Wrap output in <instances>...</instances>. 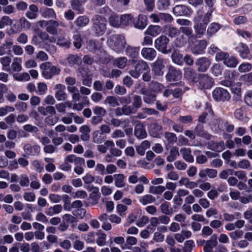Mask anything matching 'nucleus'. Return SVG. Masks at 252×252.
Wrapping results in <instances>:
<instances>
[{
  "mask_svg": "<svg viewBox=\"0 0 252 252\" xmlns=\"http://www.w3.org/2000/svg\"><path fill=\"white\" fill-rule=\"evenodd\" d=\"M91 21L92 22V30L94 34L97 36L102 35L107 30L106 19L97 14L93 17Z\"/></svg>",
  "mask_w": 252,
  "mask_h": 252,
  "instance_id": "obj_1",
  "label": "nucleus"
},
{
  "mask_svg": "<svg viewBox=\"0 0 252 252\" xmlns=\"http://www.w3.org/2000/svg\"><path fill=\"white\" fill-rule=\"evenodd\" d=\"M107 43L111 49L117 53L122 52L126 45L125 37L120 34H114L110 36Z\"/></svg>",
  "mask_w": 252,
  "mask_h": 252,
  "instance_id": "obj_2",
  "label": "nucleus"
},
{
  "mask_svg": "<svg viewBox=\"0 0 252 252\" xmlns=\"http://www.w3.org/2000/svg\"><path fill=\"white\" fill-rule=\"evenodd\" d=\"M132 63H135L134 69H131L129 71V74L134 78H138L140 74L144 71L149 70V66L145 61L140 60L131 61Z\"/></svg>",
  "mask_w": 252,
  "mask_h": 252,
  "instance_id": "obj_3",
  "label": "nucleus"
},
{
  "mask_svg": "<svg viewBox=\"0 0 252 252\" xmlns=\"http://www.w3.org/2000/svg\"><path fill=\"white\" fill-rule=\"evenodd\" d=\"M42 71V75L46 79H51L53 76L59 74L60 69L53 65L50 62H45L40 65Z\"/></svg>",
  "mask_w": 252,
  "mask_h": 252,
  "instance_id": "obj_4",
  "label": "nucleus"
},
{
  "mask_svg": "<svg viewBox=\"0 0 252 252\" xmlns=\"http://www.w3.org/2000/svg\"><path fill=\"white\" fill-rule=\"evenodd\" d=\"M169 39L165 35H161L155 41V47L159 52L163 54H167L169 51L167 50V45Z\"/></svg>",
  "mask_w": 252,
  "mask_h": 252,
  "instance_id": "obj_5",
  "label": "nucleus"
},
{
  "mask_svg": "<svg viewBox=\"0 0 252 252\" xmlns=\"http://www.w3.org/2000/svg\"><path fill=\"white\" fill-rule=\"evenodd\" d=\"M213 97L216 101H224L230 99V95L226 90L221 88H218L213 92Z\"/></svg>",
  "mask_w": 252,
  "mask_h": 252,
  "instance_id": "obj_6",
  "label": "nucleus"
},
{
  "mask_svg": "<svg viewBox=\"0 0 252 252\" xmlns=\"http://www.w3.org/2000/svg\"><path fill=\"white\" fill-rule=\"evenodd\" d=\"M165 63L164 60L158 57L155 62L151 64L152 70L154 75L161 76L163 74Z\"/></svg>",
  "mask_w": 252,
  "mask_h": 252,
  "instance_id": "obj_7",
  "label": "nucleus"
},
{
  "mask_svg": "<svg viewBox=\"0 0 252 252\" xmlns=\"http://www.w3.org/2000/svg\"><path fill=\"white\" fill-rule=\"evenodd\" d=\"M207 44L206 40H197L195 44L190 45V51L194 55L202 54L204 53Z\"/></svg>",
  "mask_w": 252,
  "mask_h": 252,
  "instance_id": "obj_8",
  "label": "nucleus"
},
{
  "mask_svg": "<svg viewBox=\"0 0 252 252\" xmlns=\"http://www.w3.org/2000/svg\"><path fill=\"white\" fill-rule=\"evenodd\" d=\"M211 12L212 11L204 14L202 11H198L194 18V23L199 21V23L201 25L207 26L210 21L212 16Z\"/></svg>",
  "mask_w": 252,
  "mask_h": 252,
  "instance_id": "obj_9",
  "label": "nucleus"
},
{
  "mask_svg": "<svg viewBox=\"0 0 252 252\" xmlns=\"http://www.w3.org/2000/svg\"><path fill=\"white\" fill-rule=\"evenodd\" d=\"M199 87L200 89H208L214 84L213 79L207 74H202L199 77Z\"/></svg>",
  "mask_w": 252,
  "mask_h": 252,
  "instance_id": "obj_10",
  "label": "nucleus"
},
{
  "mask_svg": "<svg viewBox=\"0 0 252 252\" xmlns=\"http://www.w3.org/2000/svg\"><path fill=\"white\" fill-rule=\"evenodd\" d=\"M65 27L64 23L54 20H48L46 32L52 35H56L58 33V28L60 26Z\"/></svg>",
  "mask_w": 252,
  "mask_h": 252,
  "instance_id": "obj_11",
  "label": "nucleus"
},
{
  "mask_svg": "<svg viewBox=\"0 0 252 252\" xmlns=\"http://www.w3.org/2000/svg\"><path fill=\"white\" fill-rule=\"evenodd\" d=\"M141 94L143 95L144 102L149 105L155 103L157 99V94L151 92L149 90L143 89L141 91Z\"/></svg>",
  "mask_w": 252,
  "mask_h": 252,
  "instance_id": "obj_12",
  "label": "nucleus"
},
{
  "mask_svg": "<svg viewBox=\"0 0 252 252\" xmlns=\"http://www.w3.org/2000/svg\"><path fill=\"white\" fill-rule=\"evenodd\" d=\"M65 89V86L61 84H58L55 86V96L58 101H63L66 99L67 96Z\"/></svg>",
  "mask_w": 252,
  "mask_h": 252,
  "instance_id": "obj_13",
  "label": "nucleus"
},
{
  "mask_svg": "<svg viewBox=\"0 0 252 252\" xmlns=\"http://www.w3.org/2000/svg\"><path fill=\"white\" fill-rule=\"evenodd\" d=\"M211 63V60L206 57L199 58L195 62L197 69L200 72L206 71L210 66Z\"/></svg>",
  "mask_w": 252,
  "mask_h": 252,
  "instance_id": "obj_14",
  "label": "nucleus"
},
{
  "mask_svg": "<svg viewBox=\"0 0 252 252\" xmlns=\"http://www.w3.org/2000/svg\"><path fill=\"white\" fill-rule=\"evenodd\" d=\"M182 73L180 70L176 69L172 66H169L168 72L166 75V79L169 81H174L182 78Z\"/></svg>",
  "mask_w": 252,
  "mask_h": 252,
  "instance_id": "obj_15",
  "label": "nucleus"
},
{
  "mask_svg": "<svg viewBox=\"0 0 252 252\" xmlns=\"http://www.w3.org/2000/svg\"><path fill=\"white\" fill-rule=\"evenodd\" d=\"M141 54L144 59L150 61L154 60L157 55V51L153 48H143Z\"/></svg>",
  "mask_w": 252,
  "mask_h": 252,
  "instance_id": "obj_16",
  "label": "nucleus"
},
{
  "mask_svg": "<svg viewBox=\"0 0 252 252\" xmlns=\"http://www.w3.org/2000/svg\"><path fill=\"white\" fill-rule=\"evenodd\" d=\"M218 245L217 235L213 234L210 239L207 240L204 246V252H213V249Z\"/></svg>",
  "mask_w": 252,
  "mask_h": 252,
  "instance_id": "obj_17",
  "label": "nucleus"
},
{
  "mask_svg": "<svg viewBox=\"0 0 252 252\" xmlns=\"http://www.w3.org/2000/svg\"><path fill=\"white\" fill-rule=\"evenodd\" d=\"M25 152L31 156L37 155L40 151V147L36 144L32 145L30 143L26 144L24 147Z\"/></svg>",
  "mask_w": 252,
  "mask_h": 252,
  "instance_id": "obj_18",
  "label": "nucleus"
},
{
  "mask_svg": "<svg viewBox=\"0 0 252 252\" xmlns=\"http://www.w3.org/2000/svg\"><path fill=\"white\" fill-rule=\"evenodd\" d=\"M147 17L144 15H139L136 21L133 20L134 27L137 29H143L147 25Z\"/></svg>",
  "mask_w": 252,
  "mask_h": 252,
  "instance_id": "obj_19",
  "label": "nucleus"
},
{
  "mask_svg": "<svg viewBox=\"0 0 252 252\" xmlns=\"http://www.w3.org/2000/svg\"><path fill=\"white\" fill-rule=\"evenodd\" d=\"M38 8L34 4H31L26 13V16L30 20L35 19L37 17Z\"/></svg>",
  "mask_w": 252,
  "mask_h": 252,
  "instance_id": "obj_20",
  "label": "nucleus"
},
{
  "mask_svg": "<svg viewBox=\"0 0 252 252\" xmlns=\"http://www.w3.org/2000/svg\"><path fill=\"white\" fill-rule=\"evenodd\" d=\"M134 135L139 139H143L147 136V133L143 125L138 123L135 125Z\"/></svg>",
  "mask_w": 252,
  "mask_h": 252,
  "instance_id": "obj_21",
  "label": "nucleus"
},
{
  "mask_svg": "<svg viewBox=\"0 0 252 252\" xmlns=\"http://www.w3.org/2000/svg\"><path fill=\"white\" fill-rule=\"evenodd\" d=\"M180 152L183 158L187 162L192 163L194 161V158L191 155V151L190 148H181Z\"/></svg>",
  "mask_w": 252,
  "mask_h": 252,
  "instance_id": "obj_22",
  "label": "nucleus"
},
{
  "mask_svg": "<svg viewBox=\"0 0 252 252\" xmlns=\"http://www.w3.org/2000/svg\"><path fill=\"white\" fill-rule=\"evenodd\" d=\"M114 184L119 188H123L126 186V177L123 174H115L114 175Z\"/></svg>",
  "mask_w": 252,
  "mask_h": 252,
  "instance_id": "obj_23",
  "label": "nucleus"
},
{
  "mask_svg": "<svg viewBox=\"0 0 252 252\" xmlns=\"http://www.w3.org/2000/svg\"><path fill=\"white\" fill-rule=\"evenodd\" d=\"M197 74L195 71L190 68H184V77L189 82L193 83L196 78Z\"/></svg>",
  "mask_w": 252,
  "mask_h": 252,
  "instance_id": "obj_24",
  "label": "nucleus"
},
{
  "mask_svg": "<svg viewBox=\"0 0 252 252\" xmlns=\"http://www.w3.org/2000/svg\"><path fill=\"white\" fill-rule=\"evenodd\" d=\"M199 22V21H197L196 23H194L193 28L196 37L200 38L202 37L205 33L207 26L201 25Z\"/></svg>",
  "mask_w": 252,
  "mask_h": 252,
  "instance_id": "obj_25",
  "label": "nucleus"
},
{
  "mask_svg": "<svg viewBox=\"0 0 252 252\" xmlns=\"http://www.w3.org/2000/svg\"><path fill=\"white\" fill-rule=\"evenodd\" d=\"M65 161H67L68 163H74L75 165H84L85 159L81 157H76L75 155L71 154L66 156L65 158Z\"/></svg>",
  "mask_w": 252,
  "mask_h": 252,
  "instance_id": "obj_26",
  "label": "nucleus"
},
{
  "mask_svg": "<svg viewBox=\"0 0 252 252\" xmlns=\"http://www.w3.org/2000/svg\"><path fill=\"white\" fill-rule=\"evenodd\" d=\"M133 23V17L130 14L121 15V27H126L131 25Z\"/></svg>",
  "mask_w": 252,
  "mask_h": 252,
  "instance_id": "obj_27",
  "label": "nucleus"
},
{
  "mask_svg": "<svg viewBox=\"0 0 252 252\" xmlns=\"http://www.w3.org/2000/svg\"><path fill=\"white\" fill-rule=\"evenodd\" d=\"M241 57L243 59H250L251 55L247 46L243 43H240L237 47Z\"/></svg>",
  "mask_w": 252,
  "mask_h": 252,
  "instance_id": "obj_28",
  "label": "nucleus"
},
{
  "mask_svg": "<svg viewBox=\"0 0 252 252\" xmlns=\"http://www.w3.org/2000/svg\"><path fill=\"white\" fill-rule=\"evenodd\" d=\"M40 13L41 16L46 19L50 18H56L57 15L52 8H45L40 10Z\"/></svg>",
  "mask_w": 252,
  "mask_h": 252,
  "instance_id": "obj_29",
  "label": "nucleus"
},
{
  "mask_svg": "<svg viewBox=\"0 0 252 252\" xmlns=\"http://www.w3.org/2000/svg\"><path fill=\"white\" fill-rule=\"evenodd\" d=\"M90 19L86 15L80 16L77 17L74 21L76 27L83 28L86 27L89 23Z\"/></svg>",
  "mask_w": 252,
  "mask_h": 252,
  "instance_id": "obj_30",
  "label": "nucleus"
},
{
  "mask_svg": "<svg viewBox=\"0 0 252 252\" xmlns=\"http://www.w3.org/2000/svg\"><path fill=\"white\" fill-rule=\"evenodd\" d=\"M194 133L197 136L204 137L207 139L211 138V135L206 132L203 129V126L202 125H198L194 129Z\"/></svg>",
  "mask_w": 252,
  "mask_h": 252,
  "instance_id": "obj_31",
  "label": "nucleus"
},
{
  "mask_svg": "<svg viewBox=\"0 0 252 252\" xmlns=\"http://www.w3.org/2000/svg\"><path fill=\"white\" fill-rule=\"evenodd\" d=\"M161 32V28L159 26H150L146 30L145 34L155 36L159 34Z\"/></svg>",
  "mask_w": 252,
  "mask_h": 252,
  "instance_id": "obj_32",
  "label": "nucleus"
},
{
  "mask_svg": "<svg viewBox=\"0 0 252 252\" xmlns=\"http://www.w3.org/2000/svg\"><path fill=\"white\" fill-rule=\"evenodd\" d=\"M149 91L157 94V93L160 92L164 88V86L159 83L156 81H152L149 85Z\"/></svg>",
  "mask_w": 252,
  "mask_h": 252,
  "instance_id": "obj_33",
  "label": "nucleus"
},
{
  "mask_svg": "<svg viewBox=\"0 0 252 252\" xmlns=\"http://www.w3.org/2000/svg\"><path fill=\"white\" fill-rule=\"evenodd\" d=\"M139 51V47H135L128 45L126 47V54L129 57L134 59L138 56Z\"/></svg>",
  "mask_w": 252,
  "mask_h": 252,
  "instance_id": "obj_34",
  "label": "nucleus"
},
{
  "mask_svg": "<svg viewBox=\"0 0 252 252\" xmlns=\"http://www.w3.org/2000/svg\"><path fill=\"white\" fill-rule=\"evenodd\" d=\"M156 198L154 196L149 194H146L139 197V201L143 205H146L154 202Z\"/></svg>",
  "mask_w": 252,
  "mask_h": 252,
  "instance_id": "obj_35",
  "label": "nucleus"
},
{
  "mask_svg": "<svg viewBox=\"0 0 252 252\" xmlns=\"http://www.w3.org/2000/svg\"><path fill=\"white\" fill-rule=\"evenodd\" d=\"M221 28L220 24L212 23L208 27L207 30V34L209 37L212 36L215 34Z\"/></svg>",
  "mask_w": 252,
  "mask_h": 252,
  "instance_id": "obj_36",
  "label": "nucleus"
},
{
  "mask_svg": "<svg viewBox=\"0 0 252 252\" xmlns=\"http://www.w3.org/2000/svg\"><path fill=\"white\" fill-rule=\"evenodd\" d=\"M22 60L21 58H14L11 65L12 70L15 72H20L22 69Z\"/></svg>",
  "mask_w": 252,
  "mask_h": 252,
  "instance_id": "obj_37",
  "label": "nucleus"
},
{
  "mask_svg": "<svg viewBox=\"0 0 252 252\" xmlns=\"http://www.w3.org/2000/svg\"><path fill=\"white\" fill-rule=\"evenodd\" d=\"M63 207L61 205H55L46 209L45 213L47 215L52 216L62 212Z\"/></svg>",
  "mask_w": 252,
  "mask_h": 252,
  "instance_id": "obj_38",
  "label": "nucleus"
},
{
  "mask_svg": "<svg viewBox=\"0 0 252 252\" xmlns=\"http://www.w3.org/2000/svg\"><path fill=\"white\" fill-rule=\"evenodd\" d=\"M103 103L104 104L108 105L113 107H117L120 105L118 98L111 95L107 96Z\"/></svg>",
  "mask_w": 252,
  "mask_h": 252,
  "instance_id": "obj_39",
  "label": "nucleus"
},
{
  "mask_svg": "<svg viewBox=\"0 0 252 252\" xmlns=\"http://www.w3.org/2000/svg\"><path fill=\"white\" fill-rule=\"evenodd\" d=\"M127 63V59L125 57L118 58L113 61L114 65L121 69L124 68L126 66Z\"/></svg>",
  "mask_w": 252,
  "mask_h": 252,
  "instance_id": "obj_40",
  "label": "nucleus"
},
{
  "mask_svg": "<svg viewBox=\"0 0 252 252\" xmlns=\"http://www.w3.org/2000/svg\"><path fill=\"white\" fill-rule=\"evenodd\" d=\"M71 5L72 8L79 14H82L84 11V8L82 6L81 0H72L71 1Z\"/></svg>",
  "mask_w": 252,
  "mask_h": 252,
  "instance_id": "obj_41",
  "label": "nucleus"
},
{
  "mask_svg": "<svg viewBox=\"0 0 252 252\" xmlns=\"http://www.w3.org/2000/svg\"><path fill=\"white\" fill-rule=\"evenodd\" d=\"M173 12L177 16H182L187 13L188 9L184 5H178L173 8Z\"/></svg>",
  "mask_w": 252,
  "mask_h": 252,
  "instance_id": "obj_42",
  "label": "nucleus"
},
{
  "mask_svg": "<svg viewBox=\"0 0 252 252\" xmlns=\"http://www.w3.org/2000/svg\"><path fill=\"white\" fill-rule=\"evenodd\" d=\"M180 153L178 147H173L170 151L169 155L167 157V160L169 162L174 161L180 155Z\"/></svg>",
  "mask_w": 252,
  "mask_h": 252,
  "instance_id": "obj_43",
  "label": "nucleus"
},
{
  "mask_svg": "<svg viewBox=\"0 0 252 252\" xmlns=\"http://www.w3.org/2000/svg\"><path fill=\"white\" fill-rule=\"evenodd\" d=\"M109 22L111 26L114 27H121V16L114 14L109 18Z\"/></svg>",
  "mask_w": 252,
  "mask_h": 252,
  "instance_id": "obj_44",
  "label": "nucleus"
},
{
  "mask_svg": "<svg viewBox=\"0 0 252 252\" xmlns=\"http://www.w3.org/2000/svg\"><path fill=\"white\" fill-rule=\"evenodd\" d=\"M223 63L228 67H235L238 62L236 58L233 56H228L226 59L223 61Z\"/></svg>",
  "mask_w": 252,
  "mask_h": 252,
  "instance_id": "obj_45",
  "label": "nucleus"
},
{
  "mask_svg": "<svg viewBox=\"0 0 252 252\" xmlns=\"http://www.w3.org/2000/svg\"><path fill=\"white\" fill-rule=\"evenodd\" d=\"M11 62V58L9 56H4L0 59V63L2 64V69L3 70L9 71V65Z\"/></svg>",
  "mask_w": 252,
  "mask_h": 252,
  "instance_id": "obj_46",
  "label": "nucleus"
},
{
  "mask_svg": "<svg viewBox=\"0 0 252 252\" xmlns=\"http://www.w3.org/2000/svg\"><path fill=\"white\" fill-rule=\"evenodd\" d=\"M172 60L173 63L180 65L183 64V56L178 52L175 51L171 55Z\"/></svg>",
  "mask_w": 252,
  "mask_h": 252,
  "instance_id": "obj_47",
  "label": "nucleus"
},
{
  "mask_svg": "<svg viewBox=\"0 0 252 252\" xmlns=\"http://www.w3.org/2000/svg\"><path fill=\"white\" fill-rule=\"evenodd\" d=\"M38 36L40 39L43 42L49 41L50 43H53L56 41L55 38L53 37H50L47 32L40 31L38 33Z\"/></svg>",
  "mask_w": 252,
  "mask_h": 252,
  "instance_id": "obj_48",
  "label": "nucleus"
},
{
  "mask_svg": "<svg viewBox=\"0 0 252 252\" xmlns=\"http://www.w3.org/2000/svg\"><path fill=\"white\" fill-rule=\"evenodd\" d=\"M234 115L235 117L239 120L245 121L247 120L244 108L241 107L237 109L235 112Z\"/></svg>",
  "mask_w": 252,
  "mask_h": 252,
  "instance_id": "obj_49",
  "label": "nucleus"
},
{
  "mask_svg": "<svg viewBox=\"0 0 252 252\" xmlns=\"http://www.w3.org/2000/svg\"><path fill=\"white\" fill-rule=\"evenodd\" d=\"M165 190V187L163 186H150L149 192L154 194H160Z\"/></svg>",
  "mask_w": 252,
  "mask_h": 252,
  "instance_id": "obj_50",
  "label": "nucleus"
},
{
  "mask_svg": "<svg viewBox=\"0 0 252 252\" xmlns=\"http://www.w3.org/2000/svg\"><path fill=\"white\" fill-rule=\"evenodd\" d=\"M242 83L241 82H238L235 85H232L231 87V90L233 93L237 95V99H240L241 97L242 93L241 87Z\"/></svg>",
  "mask_w": 252,
  "mask_h": 252,
  "instance_id": "obj_51",
  "label": "nucleus"
},
{
  "mask_svg": "<svg viewBox=\"0 0 252 252\" xmlns=\"http://www.w3.org/2000/svg\"><path fill=\"white\" fill-rule=\"evenodd\" d=\"M15 80L18 81H28L30 80V76L27 72L20 74H15L13 75Z\"/></svg>",
  "mask_w": 252,
  "mask_h": 252,
  "instance_id": "obj_52",
  "label": "nucleus"
},
{
  "mask_svg": "<svg viewBox=\"0 0 252 252\" xmlns=\"http://www.w3.org/2000/svg\"><path fill=\"white\" fill-rule=\"evenodd\" d=\"M168 35L171 38L176 37L179 35L180 33V29L177 28L170 25L167 27Z\"/></svg>",
  "mask_w": 252,
  "mask_h": 252,
  "instance_id": "obj_53",
  "label": "nucleus"
},
{
  "mask_svg": "<svg viewBox=\"0 0 252 252\" xmlns=\"http://www.w3.org/2000/svg\"><path fill=\"white\" fill-rule=\"evenodd\" d=\"M67 61L70 65L81 63V59L77 55H70L67 58Z\"/></svg>",
  "mask_w": 252,
  "mask_h": 252,
  "instance_id": "obj_54",
  "label": "nucleus"
},
{
  "mask_svg": "<svg viewBox=\"0 0 252 252\" xmlns=\"http://www.w3.org/2000/svg\"><path fill=\"white\" fill-rule=\"evenodd\" d=\"M57 44L60 46L69 48L71 42L70 41L63 36H61L58 37Z\"/></svg>",
  "mask_w": 252,
  "mask_h": 252,
  "instance_id": "obj_55",
  "label": "nucleus"
},
{
  "mask_svg": "<svg viewBox=\"0 0 252 252\" xmlns=\"http://www.w3.org/2000/svg\"><path fill=\"white\" fill-rule=\"evenodd\" d=\"M159 220L158 217H152L150 220V225L147 227V229H150L152 231L155 230V228L159 224Z\"/></svg>",
  "mask_w": 252,
  "mask_h": 252,
  "instance_id": "obj_56",
  "label": "nucleus"
},
{
  "mask_svg": "<svg viewBox=\"0 0 252 252\" xmlns=\"http://www.w3.org/2000/svg\"><path fill=\"white\" fill-rule=\"evenodd\" d=\"M174 43L176 47H182L184 46L187 43V39L184 35H179L174 41Z\"/></svg>",
  "mask_w": 252,
  "mask_h": 252,
  "instance_id": "obj_57",
  "label": "nucleus"
},
{
  "mask_svg": "<svg viewBox=\"0 0 252 252\" xmlns=\"http://www.w3.org/2000/svg\"><path fill=\"white\" fill-rule=\"evenodd\" d=\"M222 66L218 63L214 64L211 67L212 72L216 76L220 75L222 73Z\"/></svg>",
  "mask_w": 252,
  "mask_h": 252,
  "instance_id": "obj_58",
  "label": "nucleus"
},
{
  "mask_svg": "<svg viewBox=\"0 0 252 252\" xmlns=\"http://www.w3.org/2000/svg\"><path fill=\"white\" fill-rule=\"evenodd\" d=\"M106 235L104 233H101L98 234V237L96 240L97 245L102 247L106 244Z\"/></svg>",
  "mask_w": 252,
  "mask_h": 252,
  "instance_id": "obj_59",
  "label": "nucleus"
},
{
  "mask_svg": "<svg viewBox=\"0 0 252 252\" xmlns=\"http://www.w3.org/2000/svg\"><path fill=\"white\" fill-rule=\"evenodd\" d=\"M19 24L21 29L24 30H29L31 29L32 24L25 17H22L19 19Z\"/></svg>",
  "mask_w": 252,
  "mask_h": 252,
  "instance_id": "obj_60",
  "label": "nucleus"
},
{
  "mask_svg": "<svg viewBox=\"0 0 252 252\" xmlns=\"http://www.w3.org/2000/svg\"><path fill=\"white\" fill-rule=\"evenodd\" d=\"M220 128L225 130L228 132H232L234 129V126L229 124L227 121H221L220 122Z\"/></svg>",
  "mask_w": 252,
  "mask_h": 252,
  "instance_id": "obj_61",
  "label": "nucleus"
},
{
  "mask_svg": "<svg viewBox=\"0 0 252 252\" xmlns=\"http://www.w3.org/2000/svg\"><path fill=\"white\" fill-rule=\"evenodd\" d=\"M93 112L95 115L98 116V117H103L106 114V110L102 107L96 106L93 108Z\"/></svg>",
  "mask_w": 252,
  "mask_h": 252,
  "instance_id": "obj_62",
  "label": "nucleus"
},
{
  "mask_svg": "<svg viewBox=\"0 0 252 252\" xmlns=\"http://www.w3.org/2000/svg\"><path fill=\"white\" fill-rule=\"evenodd\" d=\"M30 179L26 174H21L20 176L19 184L22 187H28L30 185Z\"/></svg>",
  "mask_w": 252,
  "mask_h": 252,
  "instance_id": "obj_63",
  "label": "nucleus"
},
{
  "mask_svg": "<svg viewBox=\"0 0 252 252\" xmlns=\"http://www.w3.org/2000/svg\"><path fill=\"white\" fill-rule=\"evenodd\" d=\"M195 244L192 240H188L185 242L183 247V252H191Z\"/></svg>",
  "mask_w": 252,
  "mask_h": 252,
  "instance_id": "obj_64",
  "label": "nucleus"
}]
</instances>
